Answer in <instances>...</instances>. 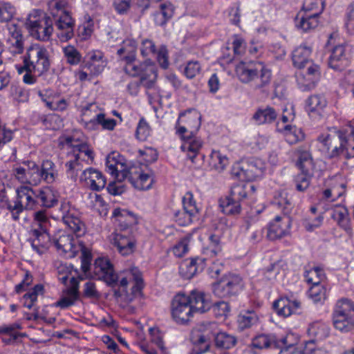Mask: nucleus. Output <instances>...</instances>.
I'll list each match as a JSON object with an SVG mask.
<instances>
[{"instance_id":"a19ab883","label":"nucleus","mask_w":354,"mask_h":354,"mask_svg":"<svg viewBox=\"0 0 354 354\" xmlns=\"http://www.w3.org/2000/svg\"><path fill=\"white\" fill-rule=\"evenodd\" d=\"M327 102L325 97L321 95H313L306 100V111L310 113H317L320 115L321 111L326 107Z\"/></svg>"},{"instance_id":"de8ad7c7","label":"nucleus","mask_w":354,"mask_h":354,"mask_svg":"<svg viewBox=\"0 0 354 354\" xmlns=\"http://www.w3.org/2000/svg\"><path fill=\"white\" fill-rule=\"evenodd\" d=\"M174 7L169 2L164 3L160 6V11L156 15V21L160 26L165 25L174 15Z\"/></svg>"},{"instance_id":"423d86ee","label":"nucleus","mask_w":354,"mask_h":354,"mask_svg":"<svg viewBox=\"0 0 354 354\" xmlns=\"http://www.w3.org/2000/svg\"><path fill=\"white\" fill-rule=\"evenodd\" d=\"M295 153L297 156L296 166L300 171L294 178L295 189L299 192H304L309 187L314 176L315 164L309 151L299 148Z\"/></svg>"},{"instance_id":"f3484780","label":"nucleus","mask_w":354,"mask_h":354,"mask_svg":"<svg viewBox=\"0 0 354 354\" xmlns=\"http://www.w3.org/2000/svg\"><path fill=\"white\" fill-rule=\"evenodd\" d=\"M93 272L98 279L103 280L108 286L115 288L118 284V274L115 273L113 264L108 259H95Z\"/></svg>"},{"instance_id":"6ab92c4d","label":"nucleus","mask_w":354,"mask_h":354,"mask_svg":"<svg viewBox=\"0 0 354 354\" xmlns=\"http://www.w3.org/2000/svg\"><path fill=\"white\" fill-rule=\"evenodd\" d=\"M201 118L199 112L195 109H189L180 112L176 122V130L180 127H185L187 129V133L193 136L201 127Z\"/></svg>"},{"instance_id":"dca6fc26","label":"nucleus","mask_w":354,"mask_h":354,"mask_svg":"<svg viewBox=\"0 0 354 354\" xmlns=\"http://www.w3.org/2000/svg\"><path fill=\"white\" fill-rule=\"evenodd\" d=\"M52 242L57 252L68 258L74 257L78 252L73 235L64 231L56 232L53 236Z\"/></svg>"},{"instance_id":"6e6d98bb","label":"nucleus","mask_w":354,"mask_h":354,"mask_svg":"<svg viewBox=\"0 0 354 354\" xmlns=\"http://www.w3.org/2000/svg\"><path fill=\"white\" fill-rule=\"evenodd\" d=\"M286 131V139L291 145L295 144L304 139V133L301 129L290 125H286L284 128Z\"/></svg>"},{"instance_id":"9b49d317","label":"nucleus","mask_w":354,"mask_h":354,"mask_svg":"<svg viewBox=\"0 0 354 354\" xmlns=\"http://www.w3.org/2000/svg\"><path fill=\"white\" fill-rule=\"evenodd\" d=\"M244 288V281L239 275L227 273L213 284L214 294L220 298H228L237 295Z\"/></svg>"},{"instance_id":"e2e57ef3","label":"nucleus","mask_w":354,"mask_h":354,"mask_svg":"<svg viewBox=\"0 0 354 354\" xmlns=\"http://www.w3.org/2000/svg\"><path fill=\"white\" fill-rule=\"evenodd\" d=\"M151 129L144 118H142L137 126L136 137L140 141H145L150 135Z\"/></svg>"},{"instance_id":"338daca9","label":"nucleus","mask_w":354,"mask_h":354,"mask_svg":"<svg viewBox=\"0 0 354 354\" xmlns=\"http://www.w3.org/2000/svg\"><path fill=\"white\" fill-rule=\"evenodd\" d=\"M8 38L7 40L25 39L23 27L18 23L11 22L8 24Z\"/></svg>"},{"instance_id":"2f4dec72","label":"nucleus","mask_w":354,"mask_h":354,"mask_svg":"<svg viewBox=\"0 0 354 354\" xmlns=\"http://www.w3.org/2000/svg\"><path fill=\"white\" fill-rule=\"evenodd\" d=\"M99 126L102 129L112 131L116 126V120L113 118H106L104 113H98L89 121L84 122V127L90 131L96 130Z\"/></svg>"},{"instance_id":"0eeeda50","label":"nucleus","mask_w":354,"mask_h":354,"mask_svg":"<svg viewBox=\"0 0 354 354\" xmlns=\"http://www.w3.org/2000/svg\"><path fill=\"white\" fill-rule=\"evenodd\" d=\"M274 204L281 209L283 216H277L268 226L267 236L272 241L281 239L288 233L291 221L288 215L292 207L291 202L283 196L276 198Z\"/></svg>"},{"instance_id":"7c9ffc66","label":"nucleus","mask_w":354,"mask_h":354,"mask_svg":"<svg viewBox=\"0 0 354 354\" xmlns=\"http://www.w3.org/2000/svg\"><path fill=\"white\" fill-rule=\"evenodd\" d=\"M142 67L139 82L146 88H152L155 86L158 77L156 67L154 64L146 62H142Z\"/></svg>"},{"instance_id":"4c0bfd02","label":"nucleus","mask_w":354,"mask_h":354,"mask_svg":"<svg viewBox=\"0 0 354 354\" xmlns=\"http://www.w3.org/2000/svg\"><path fill=\"white\" fill-rule=\"evenodd\" d=\"M319 17L299 11L295 18L296 26L304 32L315 28L319 24Z\"/></svg>"},{"instance_id":"09e8293b","label":"nucleus","mask_w":354,"mask_h":354,"mask_svg":"<svg viewBox=\"0 0 354 354\" xmlns=\"http://www.w3.org/2000/svg\"><path fill=\"white\" fill-rule=\"evenodd\" d=\"M68 3L65 0H50L48 2V7L52 19L65 14L70 13L67 10Z\"/></svg>"},{"instance_id":"774afa93","label":"nucleus","mask_w":354,"mask_h":354,"mask_svg":"<svg viewBox=\"0 0 354 354\" xmlns=\"http://www.w3.org/2000/svg\"><path fill=\"white\" fill-rule=\"evenodd\" d=\"M346 160L354 158V127L349 134L345 131Z\"/></svg>"},{"instance_id":"bf43d9fd","label":"nucleus","mask_w":354,"mask_h":354,"mask_svg":"<svg viewBox=\"0 0 354 354\" xmlns=\"http://www.w3.org/2000/svg\"><path fill=\"white\" fill-rule=\"evenodd\" d=\"M10 92L13 99L19 102H26L29 99L28 91L19 85L12 84Z\"/></svg>"},{"instance_id":"c9c22d12","label":"nucleus","mask_w":354,"mask_h":354,"mask_svg":"<svg viewBox=\"0 0 354 354\" xmlns=\"http://www.w3.org/2000/svg\"><path fill=\"white\" fill-rule=\"evenodd\" d=\"M249 190L253 192H255L254 186L243 182L236 183L231 187L230 194L227 196L230 198L232 201H236L241 203L247 198Z\"/></svg>"},{"instance_id":"13d9d810","label":"nucleus","mask_w":354,"mask_h":354,"mask_svg":"<svg viewBox=\"0 0 354 354\" xmlns=\"http://www.w3.org/2000/svg\"><path fill=\"white\" fill-rule=\"evenodd\" d=\"M50 219L44 210H39L34 214V223L32 229H50Z\"/></svg>"},{"instance_id":"79ce46f5","label":"nucleus","mask_w":354,"mask_h":354,"mask_svg":"<svg viewBox=\"0 0 354 354\" xmlns=\"http://www.w3.org/2000/svg\"><path fill=\"white\" fill-rule=\"evenodd\" d=\"M324 8V0H305L300 11L319 17Z\"/></svg>"},{"instance_id":"72a5a7b5","label":"nucleus","mask_w":354,"mask_h":354,"mask_svg":"<svg viewBox=\"0 0 354 354\" xmlns=\"http://www.w3.org/2000/svg\"><path fill=\"white\" fill-rule=\"evenodd\" d=\"M137 44L133 39H127L123 41L117 54L123 62L136 61Z\"/></svg>"},{"instance_id":"393cba45","label":"nucleus","mask_w":354,"mask_h":354,"mask_svg":"<svg viewBox=\"0 0 354 354\" xmlns=\"http://www.w3.org/2000/svg\"><path fill=\"white\" fill-rule=\"evenodd\" d=\"M205 259L196 257L183 261L179 267V273L185 279H192L205 268Z\"/></svg>"},{"instance_id":"cd10ccee","label":"nucleus","mask_w":354,"mask_h":354,"mask_svg":"<svg viewBox=\"0 0 354 354\" xmlns=\"http://www.w3.org/2000/svg\"><path fill=\"white\" fill-rule=\"evenodd\" d=\"M198 209L196 207L187 205V207L174 211L173 218L178 225L187 226L198 219Z\"/></svg>"},{"instance_id":"864d4df0","label":"nucleus","mask_w":354,"mask_h":354,"mask_svg":"<svg viewBox=\"0 0 354 354\" xmlns=\"http://www.w3.org/2000/svg\"><path fill=\"white\" fill-rule=\"evenodd\" d=\"M306 281L312 285L322 284V281L325 279L326 276L324 270L318 267H315L305 273Z\"/></svg>"},{"instance_id":"f8f14e48","label":"nucleus","mask_w":354,"mask_h":354,"mask_svg":"<svg viewBox=\"0 0 354 354\" xmlns=\"http://www.w3.org/2000/svg\"><path fill=\"white\" fill-rule=\"evenodd\" d=\"M318 140L326 148L329 159H346L345 131L337 130L333 133L326 136H319Z\"/></svg>"},{"instance_id":"1a4fd4ad","label":"nucleus","mask_w":354,"mask_h":354,"mask_svg":"<svg viewBox=\"0 0 354 354\" xmlns=\"http://www.w3.org/2000/svg\"><path fill=\"white\" fill-rule=\"evenodd\" d=\"M334 327L342 332H348L354 327V301L347 298L338 300L332 314Z\"/></svg>"},{"instance_id":"7ed1b4c3","label":"nucleus","mask_w":354,"mask_h":354,"mask_svg":"<svg viewBox=\"0 0 354 354\" xmlns=\"http://www.w3.org/2000/svg\"><path fill=\"white\" fill-rule=\"evenodd\" d=\"M112 216L120 223L121 230L111 234L110 243L122 256H129L133 253L136 248L134 237L127 230L133 224L135 218L131 212L120 208L113 210Z\"/></svg>"},{"instance_id":"39448f33","label":"nucleus","mask_w":354,"mask_h":354,"mask_svg":"<svg viewBox=\"0 0 354 354\" xmlns=\"http://www.w3.org/2000/svg\"><path fill=\"white\" fill-rule=\"evenodd\" d=\"M239 80L243 83L252 82L256 89L264 90L270 84L272 72L262 62H241L235 68Z\"/></svg>"},{"instance_id":"37998d69","label":"nucleus","mask_w":354,"mask_h":354,"mask_svg":"<svg viewBox=\"0 0 354 354\" xmlns=\"http://www.w3.org/2000/svg\"><path fill=\"white\" fill-rule=\"evenodd\" d=\"M0 204L1 209H7L11 214L12 218L17 221L19 219V215L24 212L22 206L20 205L17 198L14 201H10L6 195L1 197Z\"/></svg>"},{"instance_id":"20e7f679","label":"nucleus","mask_w":354,"mask_h":354,"mask_svg":"<svg viewBox=\"0 0 354 354\" xmlns=\"http://www.w3.org/2000/svg\"><path fill=\"white\" fill-rule=\"evenodd\" d=\"M119 163L113 155H109L106 160V171L118 179L127 180L137 189L147 190L151 187L154 182L153 176L144 173L140 167L133 165L120 173L118 169Z\"/></svg>"},{"instance_id":"9d476101","label":"nucleus","mask_w":354,"mask_h":354,"mask_svg":"<svg viewBox=\"0 0 354 354\" xmlns=\"http://www.w3.org/2000/svg\"><path fill=\"white\" fill-rule=\"evenodd\" d=\"M23 165L28 168L30 185H37L42 180L48 184L54 183L57 177L54 162L50 160L42 161L39 167L33 161H24Z\"/></svg>"},{"instance_id":"b1692460","label":"nucleus","mask_w":354,"mask_h":354,"mask_svg":"<svg viewBox=\"0 0 354 354\" xmlns=\"http://www.w3.org/2000/svg\"><path fill=\"white\" fill-rule=\"evenodd\" d=\"M350 64V57L346 53V46L338 45L333 48L328 60L330 68L335 71H342Z\"/></svg>"},{"instance_id":"0e129e2a","label":"nucleus","mask_w":354,"mask_h":354,"mask_svg":"<svg viewBox=\"0 0 354 354\" xmlns=\"http://www.w3.org/2000/svg\"><path fill=\"white\" fill-rule=\"evenodd\" d=\"M209 244L207 250L211 257H216L222 251L221 242V236L218 234H211L209 236Z\"/></svg>"},{"instance_id":"c756f323","label":"nucleus","mask_w":354,"mask_h":354,"mask_svg":"<svg viewBox=\"0 0 354 354\" xmlns=\"http://www.w3.org/2000/svg\"><path fill=\"white\" fill-rule=\"evenodd\" d=\"M300 306L301 303L299 301H291L285 297L280 298L273 303V308L277 314L285 317L295 313Z\"/></svg>"},{"instance_id":"58836bf2","label":"nucleus","mask_w":354,"mask_h":354,"mask_svg":"<svg viewBox=\"0 0 354 354\" xmlns=\"http://www.w3.org/2000/svg\"><path fill=\"white\" fill-rule=\"evenodd\" d=\"M67 156L68 158H71V159L65 164L66 172L68 176L71 177L72 179L76 180L78 172L81 171L83 167V159L80 156V154L73 153V151L68 153Z\"/></svg>"},{"instance_id":"5701e85b","label":"nucleus","mask_w":354,"mask_h":354,"mask_svg":"<svg viewBox=\"0 0 354 354\" xmlns=\"http://www.w3.org/2000/svg\"><path fill=\"white\" fill-rule=\"evenodd\" d=\"M80 178L91 190L96 192L102 190L106 184L105 176L99 170L92 167L85 169Z\"/></svg>"},{"instance_id":"ddd939ff","label":"nucleus","mask_w":354,"mask_h":354,"mask_svg":"<svg viewBox=\"0 0 354 354\" xmlns=\"http://www.w3.org/2000/svg\"><path fill=\"white\" fill-rule=\"evenodd\" d=\"M264 165L260 160H250L234 165L231 175L241 181H252L261 176Z\"/></svg>"},{"instance_id":"69168bd1","label":"nucleus","mask_w":354,"mask_h":354,"mask_svg":"<svg viewBox=\"0 0 354 354\" xmlns=\"http://www.w3.org/2000/svg\"><path fill=\"white\" fill-rule=\"evenodd\" d=\"M211 164L218 171H222L228 164V159L219 151H213L211 154Z\"/></svg>"},{"instance_id":"473e14b6","label":"nucleus","mask_w":354,"mask_h":354,"mask_svg":"<svg viewBox=\"0 0 354 354\" xmlns=\"http://www.w3.org/2000/svg\"><path fill=\"white\" fill-rule=\"evenodd\" d=\"M277 111L270 106H261L257 109L252 116V120L258 125L271 124L277 118Z\"/></svg>"},{"instance_id":"680f3d73","label":"nucleus","mask_w":354,"mask_h":354,"mask_svg":"<svg viewBox=\"0 0 354 354\" xmlns=\"http://www.w3.org/2000/svg\"><path fill=\"white\" fill-rule=\"evenodd\" d=\"M63 50L67 62L71 65H77L81 62L82 55L74 46H68Z\"/></svg>"},{"instance_id":"3c124183","label":"nucleus","mask_w":354,"mask_h":354,"mask_svg":"<svg viewBox=\"0 0 354 354\" xmlns=\"http://www.w3.org/2000/svg\"><path fill=\"white\" fill-rule=\"evenodd\" d=\"M308 295L315 304H322L327 298V290L323 284L312 285Z\"/></svg>"},{"instance_id":"5fc2aeb1","label":"nucleus","mask_w":354,"mask_h":354,"mask_svg":"<svg viewBox=\"0 0 354 354\" xmlns=\"http://www.w3.org/2000/svg\"><path fill=\"white\" fill-rule=\"evenodd\" d=\"M279 342L275 337H270L266 335H261L256 337L252 344L255 348H266L268 347L276 348V342Z\"/></svg>"},{"instance_id":"49530a36","label":"nucleus","mask_w":354,"mask_h":354,"mask_svg":"<svg viewBox=\"0 0 354 354\" xmlns=\"http://www.w3.org/2000/svg\"><path fill=\"white\" fill-rule=\"evenodd\" d=\"M258 321L259 317L253 310H246L240 313L237 319L239 327L241 330L250 328L257 324Z\"/></svg>"},{"instance_id":"aec40b11","label":"nucleus","mask_w":354,"mask_h":354,"mask_svg":"<svg viewBox=\"0 0 354 354\" xmlns=\"http://www.w3.org/2000/svg\"><path fill=\"white\" fill-rule=\"evenodd\" d=\"M187 129L185 127H180L177 131V134L180 136L184 142L181 146V149L184 151H187L188 158L194 162V159L198 154L202 147V141L200 138L192 134H187Z\"/></svg>"},{"instance_id":"a878e982","label":"nucleus","mask_w":354,"mask_h":354,"mask_svg":"<svg viewBox=\"0 0 354 354\" xmlns=\"http://www.w3.org/2000/svg\"><path fill=\"white\" fill-rule=\"evenodd\" d=\"M308 64L307 71L301 75L302 77L298 78V82L304 91L313 88L321 77L319 66L311 62Z\"/></svg>"},{"instance_id":"c85d7f7f","label":"nucleus","mask_w":354,"mask_h":354,"mask_svg":"<svg viewBox=\"0 0 354 354\" xmlns=\"http://www.w3.org/2000/svg\"><path fill=\"white\" fill-rule=\"evenodd\" d=\"M37 208L40 206L44 208H51L58 203L54 191L50 187H45L35 190Z\"/></svg>"},{"instance_id":"c03bdc74","label":"nucleus","mask_w":354,"mask_h":354,"mask_svg":"<svg viewBox=\"0 0 354 354\" xmlns=\"http://www.w3.org/2000/svg\"><path fill=\"white\" fill-rule=\"evenodd\" d=\"M219 202L222 212L226 215L236 216L241 212V203L236 201H232L227 196L224 199H221Z\"/></svg>"},{"instance_id":"2eb2a0df","label":"nucleus","mask_w":354,"mask_h":354,"mask_svg":"<svg viewBox=\"0 0 354 354\" xmlns=\"http://www.w3.org/2000/svg\"><path fill=\"white\" fill-rule=\"evenodd\" d=\"M63 222L73 232L77 237L86 232L84 223L80 220L77 211L71 207L70 203L64 202L59 207Z\"/></svg>"},{"instance_id":"4be33fe9","label":"nucleus","mask_w":354,"mask_h":354,"mask_svg":"<svg viewBox=\"0 0 354 354\" xmlns=\"http://www.w3.org/2000/svg\"><path fill=\"white\" fill-rule=\"evenodd\" d=\"M53 25L59 32L57 36L61 41H67L74 36L75 21L71 13L60 15L53 19Z\"/></svg>"},{"instance_id":"603ef678","label":"nucleus","mask_w":354,"mask_h":354,"mask_svg":"<svg viewBox=\"0 0 354 354\" xmlns=\"http://www.w3.org/2000/svg\"><path fill=\"white\" fill-rule=\"evenodd\" d=\"M276 348H280L281 354H304L301 347L288 344V337L279 339V342H276Z\"/></svg>"},{"instance_id":"f704fd0d","label":"nucleus","mask_w":354,"mask_h":354,"mask_svg":"<svg viewBox=\"0 0 354 354\" xmlns=\"http://www.w3.org/2000/svg\"><path fill=\"white\" fill-rule=\"evenodd\" d=\"M311 49L306 46H300L296 48L292 54V59L293 64L298 68H303L310 64V56Z\"/></svg>"},{"instance_id":"ea45409f","label":"nucleus","mask_w":354,"mask_h":354,"mask_svg":"<svg viewBox=\"0 0 354 354\" xmlns=\"http://www.w3.org/2000/svg\"><path fill=\"white\" fill-rule=\"evenodd\" d=\"M331 216L337 221L339 227L343 228L347 233H351L352 228L350 225L348 212L346 207H338L334 209Z\"/></svg>"},{"instance_id":"4d7b16f0","label":"nucleus","mask_w":354,"mask_h":354,"mask_svg":"<svg viewBox=\"0 0 354 354\" xmlns=\"http://www.w3.org/2000/svg\"><path fill=\"white\" fill-rule=\"evenodd\" d=\"M16 9L9 2L0 1V21L8 22L15 15Z\"/></svg>"},{"instance_id":"6e6552de","label":"nucleus","mask_w":354,"mask_h":354,"mask_svg":"<svg viewBox=\"0 0 354 354\" xmlns=\"http://www.w3.org/2000/svg\"><path fill=\"white\" fill-rule=\"evenodd\" d=\"M41 10H34L26 19V26L30 35L40 41H47L53 32V21L49 16H41Z\"/></svg>"},{"instance_id":"052dcab7","label":"nucleus","mask_w":354,"mask_h":354,"mask_svg":"<svg viewBox=\"0 0 354 354\" xmlns=\"http://www.w3.org/2000/svg\"><path fill=\"white\" fill-rule=\"evenodd\" d=\"M308 333L310 336L317 339H322L328 335L326 326L321 322H314L308 328Z\"/></svg>"},{"instance_id":"a18cd8bd","label":"nucleus","mask_w":354,"mask_h":354,"mask_svg":"<svg viewBox=\"0 0 354 354\" xmlns=\"http://www.w3.org/2000/svg\"><path fill=\"white\" fill-rule=\"evenodd\" d=\"M236 342L235 336L225 332H220L214 338L215 346L220 349H230L234 347Z\"/></svg>"},{"instance_id":"4468645a","label":"nucleus","mask_w":354,"mask_h":354,"mask_svg":"<svg viewBox=\"0 0 354 354\" xmlns=\"http://www.w3.org/2000/svg\"><path fill=\"white\" fill-rule=\"evenodd\" d=\"M200 330L203 333L195 341L194 354H203L209 351L210 340L220 333L218 324L215 322H204L200 326Z\"/></svg>"},{"instance_id":"8fccbe9b","label":"nucleus","mask_w":354,"mask_h":354,"mask_svg":"<svg viewBox=\"0 0 354 354\" xmlns=\"http://www.w3.org/2000/svg\"><path fill=\"white\" fill-rule=\"evenodd\" d=\"M44 294V286L40 283L35 285L30 291L28 292L23 296V299L24 301V306L28 309H30L37 301L38 295H42Z\"/></svg>"},{"instance_id":"bb28decb","label":"nucleus","mask_w":354,"mask_h":354,"mask_svg":"<svg viewBox=\"0 0 354 354\" xmlns=\"http://www.w3.org/2000/svg\"><path fill=\"white\" fill-rule=\"evenodd\" d=\"M17 200L24 209H37L35 190L28 186H21L17 189Z\"/></svg>"},{"instance_id":"a211bd4d","label":"nucleus","mask_w":354,"mask_h":354,"mask_svg":"<svg viewBox=\"0 0 354 354\" xmlns=\"http://www.w3.org/2000/svg\"><path fill=\"white\" fill-rule=\"evenodd\" d=\"M29 241L32 249L39 254L46 253L53 245L50 229H31Z\"/></svg>"},{"instance_id":"e433bc0d","label":"nucleus","mask_w":354,"mask_h":354,"mask_svg":"<svg viewBox=\"0 0 354 354\" xmlns=\"http://www.w3.org/2000/svg\"><path fill=\"white\" fill-rule=\"evenodd\" d=\"M129 274L130 275V279H132L134 283L131 288V297L129 298V300L131 301L135 298L142 297V290L145 287V283L142 279V274L137 268H131L129 272Z\"/></svg>"},{"instance_id":"f257e3e1","label":"nucleus","mask_w":354,"mask_h":354,"mask_svg":"<svg viewBox=\"0 0 354 354\" xmlns=\"http://www.w3.org/2000/svg\"><path fill=\"white\" fill-rule=\"evenodd\" d=\"M210 306L202 292L192 290L189 295L179 293L172 300L171 315L177 323L185 324L195 313H205Z\"/></svg>"},{"instance_id":"412c9836","label":"nucleus","mask_w":354,"mask_h":354,"mask_svg":"<svg viewBox=\"0 0 354 354\" xmlns=\"http://www.w3.org/2000/svg\"><path fill=\"white\" fill-rule=\"evenodd\" d=\"M79 283V280L73 277L70 280V286L63 290L62 295L55 303V306L62 309L73 306L80 298Z\"/></svg>"},{"instance_id":"f03ea898","label":"nucleus","mask_w":354,"mask_h":354,"mask_svg":"<svg viewBox=\"0 0 354 354\" xmlns=\"http://www.w3.org/2000/svg\"><path fill=\"white\" fill-rule=\"evenodd\" d=\"M23 66L18 69L19 73L26 71L23 77L24 82L32 84L36 82V77L32 74L35 73L38 76L46 73L50 67V60L47 49L38 44H33L28 47L23 57Z\"/></svg>"}]
</instances>
